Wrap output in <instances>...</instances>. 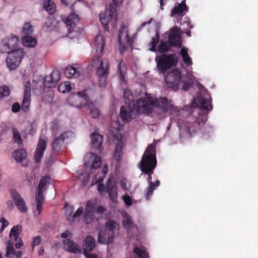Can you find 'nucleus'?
<instances>
[{"label": "nucleus", "mask_w": 258, "mask_h": 258, "mask_svg": "<svg viewBox=\"0 0 258 258\" xmlns=\"http://www.w3.org/2000/svg\"><path fill=\"white\" fill-rule=\"evenodd\" d=\"M157 160L155 147L153 145H149L142 156L140 163V168L144 173L152 172L156 167Z\"/></svg>", "instance_id": "f257e3e1"}, {"label": "nucleus", "mask_w": 258, "mask_h": 258, "mask_svg": "<svg viewBox=\"0 0 258 258\" xmlns=\"http://www.w3.org/2000/svg\"><path fill=\"white\" fill-rule=\"evenodd\" d=\"M118 231V225L117 223L113 220H109L107 221L105 224L104 230L98 233L97 240L98 243L101 244H109L113 241L114 237L116 232Z\"/></svg>", "instance_id": "f03ea898"}, {"label": "nucleus", "mask_w": 258, "mask_h": 258, "mask_svg": "<svg viewBox=\"0 0 258 258\" xmlns=\"http://www.w3.org/2000/svg\"><path fill=\"white\" fill-rule=\"evenodd\" d=\"M156 61L159 73L164 74L168 69L177 64L178 58L175 54H164L159 56Z\"/></svg>", "instance_id": "7ed1b4c3"}, {"label": "nucleus", "mask_w": 258, "mask_h": 258, "mask_svg": "<svg viewBox=\"0 0 258 258\" xmlns=\"http://www.w3.org/2000/svg\"><path fill=\"white\" fill-rule=\"evenodd\" d=\"M155 99L150 94H146L145 98H140L136 100L134 107L139 113L149 114L152 113L151 105H154Z\"/></svg>", "instance_id": "20e7f679"}, {"label": "nucleus", "mask_w": 258, "mask_h": 258, "mask_svg": "<svg viewBox=\"0 0 258 258\" xmlns=\"http://www.w3.org/2000/svg\"><path fill=\"white\" fill-rule=\"evenodd\" d=\"M110 140H112L113 144L115 145V149L113 153V158L117 162H119L122 159L123 155L122 148L124 143L122 141L123 136L119 132L111 133L110 136Z\"/></svg>", "instance_id": "39448f33"}, {"label": "nucleus", "mask_w": 258, "mask_h": 258, "mask_svg": "<svg viewBox=\"0 0 258 258\" xmlns=\"http://www.w3.org/2000/svg\"><path fill=\"white\" fill-rule=\"evenodd\" d=\"M206 120V116L205 115H199L197 118H194L192 115L188 116L187 121L184 124L186 132L191 136L192 133H196L200 128Z\"/></svg>", "instance_id": "423d86ee"}, {"label": "nucleus", "mask_w": 258, "mask_h": 258, "mask_svg": "<svg viewBox=\"0 0 258 258\" xmlns=\"http://www.w3.org/2000/svg\"><path fill=\"white\" fill-rule=\"evenodd\" d=\"M100 21L105 31H109L108 24L114 26L117 22V10L113 6H110L108 12L99 14Z\"/></svg>", "instance_id": "0eeeda50"}, {"label": "nucleus", "mask_w": 258, "mask_h": 258, "mask_svg": "<svg viewBox=\"0 0 258 258\" xmlns=\"http://www.w3.org/2000/svg\"><path fill=\"white\" fill-rule=\"evenodd\" d=\"M92 66L97 69V74L100 78H107L109 74V64L107 60H103L100 55L92 60Z\"/></svg>", "instance_id": "6e6552de"}, {"label": "nucleus", "mask_w": 258, "mask_h": 258, "mask_svg": "<svg viewBox=\"0 0 258 258\" xmlns=\"http://www.w3.org/2000/svg\"><path fill=\"white\" fill-rule=\"evenodd\" d=\"M19 43V38L16 35H11L10 37H6L2 40L0 51L2 53H9L15 51Z\"/></svg>", "instance_id": "1a4fd4ad"}, {"label": "nucleus", "mask_w": 258, "mask_h": 258, "mask_svg": "<svg viewBox=\"0 0 258 258\" xmlns=\"http://www.w3.org/2000/svg\"><path fill=\"white\" fill-rule=\"evenodd\" d=\"M86 90L78 92L77 94H71L68 98V103L77 108H81L85 106V103L89 100Z\"/></svg>", "instance_id": "9d476101"}, {"label": "nucleus", "mask_w": 258, "mask_h": 258, "mask_svg": "<svg viewBox=\"0 0 258 258\" xmlns=\"http://www.w3.org/2000/svg\"><path fill=\"white\" fill-rule=\"evenodd\" d=\"M8 53L6 60L8 67L11 70L16 69L19 66L24 55L23 49H17Z\"/></svg>", "instance_id": "9b49d317"}, {"label": "nucleus", "mask_w": 258, "mask_h": 258, "mask_svg": "<svg viewBox=\"0 0 258 258\" xmlns=\"http://www.w3.org/2000/svg\"><path fill=\"white\" fill-rule=\"evenodd\" d=\"M181 79V73L175 69L168 72L165 77L166 86L170 88L177 89Z\"/></svg>", "instance_id": "f8f14e48"}, {"label": "nucleus", "mask_w": 258, "mask_h": 258, "mask_svg": "<svg viewBox=\"0 0 258 258\" xmlns=\"http://www.w3.org/2000/svg\"><path fill=\"white\" fill-rule=\"evenodd\" d=\"M123 40H125L128 45H132L133 44V39L129 36L128 28L124 25H122L119 30L118 42L120 45V52L121 54L125 49V45Z\"/></svg>", "instance_id": "ddd939ff"}, {"label": "nucleus", "mask_w": 258, "mask_h": 258, "mask_svg": "<svg viewBox=\"0 0 258 258\" xmlns=\"http://www.w3.org/2000/svg\"><path fill=\"white\" fill-rule=\"evenodd\" d=\"M168 44L171 47L180 48L182 46L180 28L175 26L169 30Z\"/></svg>", "instance_id": "4468645a"}, {"label": "nucleus", "mask_w": 258, "mask_h": 258, "mask_svg": "<svg viewBox=\"0 0 258 258\" xmlns=\"http://www.w3.org/2000/svg\"><path fill=\"white\" fill-rule=\"evenodd\" d=\"M31 84L30 81H27L24 85V95L23 102L21 105V109L24 112H27L29 110L31 102Z\"/></svg>", "instance_id": "2eb2a0df"}, {"label": "nucleus", "mask_w": 258, "mask_h": 258, "mask_svg": "<svg viewBox=\"0 0 258 258\" xmlns=\"http://www.w3.org/2000/svg\"><path fill=\"white\" fill-rule=\"evenodd\" d=\"M106 191L108 194L110 200L115 202L117 200V186L112 177L108 178L106 183Z\"/></svg>", "instance_id": "dca6fc26"}, {"label": "nucleus", "mask_w": 258, "mask_h": 258, "mask_svg": "<svg viewBox=\"0 0 258 258\" xmlns=\"http://www.w3.org/2000/svg\"><path fill=\"white\" fill-rule=\"evenodd\" d=\"M95 204L90 201L86 203V208L84 214V221L87 224H90L94 219Z\"/></svg>", "instance_id": "f3484780"}, {"label": "nucleus", "mask_w": 258, "mask_h": 258, "mask_svg": "<svg viewBox=\"0 0 258 258\" xmlns=\"http://www.w3.org/2000/svg\"><path fill=\"white\" fill-rule=\"evenodd\" d=\"M62 243L64 250L67 252L75 254H79L82 252L80 246L72 239H65Z\"/></svg>", "instance_id": "a211bd4d"}, {"label": "nucleus", "mask_w": 258, "mask_h": 258, "mask_svg": "<svg viewBox=\"0 0 258 258\" xmlns=\"http://www.w3.org/2000/svg\"><path fill=\"white\" fill-rule=\"evenodd\" d=\"M60 75L58 71H54L50 75L46 76L44 80V85L48 88L54 87L60 80Z\"/></svg>", "instance_id": "6ab92c4d"}, {"label": "nucleus", "mask_w": 258, "mask_h": 258, "mask_svg": "<svg viewBox=\"0 0 258 258\" xmlns=\"http://www.w3.org/2000/svg\"><path fill=\"white\" fill-rule=\"evenodd\" d=\"M154 105L160 108L163 112H167L173 107L171 101L169 100L166 97H162L156 99Z\"/></svg>", "instance_id": "aec40b11"}, {"label": "nucleus", "mask_w": 258, "mask_h": 258, "mask_svg": "<svg viewBox=\"0 0 258 258\" xmlns=\"http://www.w3.org/2000/svg\"><path fill=\"white\" fill-rule=\"evenodd\" d=\"M46 143L47 141L45 140L39 139L34 153V158L36 162H40L43 157L44 152L46 150Z\"/></svg>", "instance_id": "412c9836"}, {"label": "nucleus", "mask_w": 258, "mask_h": 258, "mask_svg": "<svg viewBox=\"0 0 258 258\" xmlns=\"http://www.w3.org/2000/svg\"><path fill=\"white\" fill-rule=\"evenodd\" d=\"M11 194L15 204L20 212L26 213L28 209L23 199L16 191H12Z\"/></svg>", "instance_id": "4be33fe9"}, {"label": "nucleus", "mask_w": 258, "mask_h": 258, "mask_svg": "<svg viewBox=\"0 0 258 258\" xmlns=\"http://www.w3.org/2000/svg\"><path fill=\"white\" fill-rule=\"evenodd\" d=\"M154 170H152V172L146 173L148 175L147 180L149 183V186L147 188L146 194V198L147 200H149L152 196L154 190L155 188L159 186L160 182L159 180H157L154 183L152 181V174L153 173Z\"/></svg>", "instance_id": "5701e85b"}, {"label": "nucleus", "mask_w": 258, "mask_h": 258, "mask_svg": "<svg viewBox=\"0 0 258 258\" xmlns=\"http://www.w3.org/2000/svg\"><path fill=\"white\" fill-rule=\"evenodd\" d=\"M91 138L93 148L97 149L99 152H101L102 148L103 136L93 133L92 134Z\"/></svg>", "instance_id": "b1692460"}, {"label": "nucleus", "mask_w": 258, "mask_h": 258, "mask_svg": "<svg viewBox=\"0 0 258 258\" xmlns=\"http://www.w3.org/2000/svg\"><path fill=\"white\" fill-rule=\"evenodd\" d=\"M188 10V7L185 4V0L177 4V5L175 6L171 11V16L174 15H178L179 16H183L185 15V12Z\"/></svg>", "instance_id": "393cba45"}, {"label": "nucleus", "mask_w": 258, "mask_h": 258, "mask_svg": "<svg viewBox=\"0 0 258 258\" xmlns=\"http://www.w3.org/2000/svg\"><path fill=\"white\" fill-rule=\"evenodd\" d=\"M68 138L67 133H62L59 137L55 138L52 142V150L54 151H59L65 139Z\"/></svg>", "instance_id": "a878e982"}, {"label": "nucleus", "mask_w": 258, "mask_h": 258, "mask_svg": "<svg viewBox=\"0 0 258 258\" xmlns=\"http://www.w3.org/2000/svg\"><path fill=\"white\" fill-rule=\"evenodd\" d=\"M14 243L10 242L8 243L6 247V256L10 258H21L22 252L20 250L16 251L13 246Z\"/></svg>", "instance_id": "bb28decb"}, {"label": "nucleus", "mask_w": 258, "mask_h": 258, "mask_svg": "<svg viewBox=\"0 0 258 258\" xmlns=\"http://www.w3.org/2000/svg\"><path fill=\"white\" fill-rule=\"evenodd\" d=\"M83 245L85 246L84 251L86 250L87 252L92 251L95 247V240L93 236H87L83 240Z\"/></svg>", "instance_id": "cd10ccee"}, {"label": "nucleus", "mask_w": 258, "mask_h": 258, "mask_svg": "<svg viewBox=\"0 0 258 258\" xmlns=\"http://www.w3.org/2000/svg\"><path fill=\"white\" fill-rule=\"evenodd\" d=\"M105 46V39L103 35L97 36L94 40V47L97 52L102 53Z\"/></svg>", "instance_id": "c85d7f7f"}, {"label": "nucleus", "mask_w": 258, "mask_h": 258, "mask_svg": "<svg viewBox=\"0 0 258 258\" xmlns=\"http://www.w3.org/2000/svg\"><path fill=\"white\" fill-rule=\"evenodd\" d=\"M50 178L47 176L45 175L42 177L40 179L38 186L37 187V194H39L40 195H43V191H45L46 189L45 186L50 183Z\"/></svg>", "instance_id": "c756f323"}, {"label": "nucleus", "mask_w": 258, "mask_h": 258, "mask_svg": "<svg viewBox=\"0 0 258 258\" xmlns=\"http://www.w3.org/2000/svg\"><path fill=\"white\" fill-rule=\"evenodd\" d=\"M44 201V197L43 195H40L36 194L35 195V202L37 204L36 210L35 213V215L37 216H39L41 214V211L42 210V204Z\"/></svg>", "instance_id": "7c9ffc66"}, {"label": "nucleus", "mask_w": 258, "mask_h": 258, "mask_svg": "<svg viewBox=\"0 0 258 258\" xmlns=\"http://www.w3.org/2000/svg\"><path fill=\"white\" fill-rule=\"evenodd\" d=\"M85 106L88 108V110L89 111V113L93 118H95L99 116L100 114L99 110L89 99L85 103Z\"/></svg>", "instance_id": "2f4dec72"}, {"label": "nucleus", "mask_w": 258, "mask_h": 258, "mask_svg": "<svg viewBox=\"0 0 258 258\" xmlns=\"http://www.w3.org/2000/svg\"><path fill=\"white\" fill-rule=\"evenodd\" d=\"M13 157L18 162H21L27 157V152L24 149H21L15 151L13 153Z\"/></svg>", "instance_id": "473e14b6"}, {"label": "nucleus", "mask_w": 258, "mask_h": 258, "mask_svg": "<svg viewBox=\"0 0 258 258\" xmlns=\"http://www.w3.org/2000/svg\"><path fill=\"white\" fill-rule=\"evenodd\" d=\"M22 42L24 46L28 47H34L37 44L36 40L30 36H24Z\"/></svg>", "instance_id": "72a5a7b5"}, {"label": "nucleus", "mask_w": 258, "mask_h": 258, "mask_svg": "<svg viewBox=\"0 0 258 258\" xmlns=\"http://www.w3.org/2000/svg\"><path fill=\"white\" fill-rule=\"evenodd\" d=\"M79 21L78 15L75 14H70L65 21L67 26L74 27Z\"/></svg>", "instance_id": "f704fd0d"}, {"label": "nucleus", "mask_w": 258, "mask_h": 258, "mask_svg": "<svg viewBox=\"0 0 258 258\" xmlns=\"http://www.w3.org/2000/svg\"><path fill=\"white\" fill-rule=\"evenodd\" d=\"M43 7L44 9L46 10L49 14H52L55 12V4L53 2L50 0H46L44 1Z\"/></svg>", "instance_id": "c9c22d12"}, {"label": "nucleus", "mask_w": 258, "mask_h": 258, "mask_svg": "<svg viewBox=\"0 0 258 258\" xmlns=\"http://www.w3.org/2000/svg\"><path fill=\"white\" fill-rule=\"evenodd\" d=\"M66 76L68 78H75L79 75L76 69L72 66L67 67L64 71Z\"/></svg>", "instance_id": "e433bc0d"}, {"label": "nucleus", "mask_w": 258, "mask_h": 258, "mask_svg": "<svg viewBox=\"0 0 258 258\" xmlns=\"http://www.w3.org/2000/svg\"><path fill=\"white\" fill-rule=\"evenodd\" d=\"M21 225H17L14 226L10 231V237L17 241L19 238V234L21 231Z\"/></svg>", "instance_id": "4c0bfd02"}, {"label": "nucleus", "mask_w": 258, "mask_h": 258, "mask_svg": "<svg viewBox=\"0 0 258 258\" xmlns=\"http://www.w3.org/2000/svg\"><path fill=\"white\" fill-rule=\"evenodd\" d=\"M199 106L201 108L207 111H210L213 109V106L210 101L205 98L199 99Z\"/></svg>", "instance_id": "58836bf2"}, {"label": "nucleus", "mask_w": 258, "mask_h": 258, "mask_svg": "<svg viewBox=\"0 0 258 258\" xmlns=\"http://www.w3.org/2000/svg\"><path fill=\"white\" fill-rule=\"evenodd\" d=\"M180 55L182 57L183 62L187 66H190L192 64V61L190 57L187 53V50L186 48H182L180 50Z\"/></svg>", "instance_id": "ea45409f"}, {"label": "nucleus", "mask_w": 258, "mask_h": 258, "mask_svg": "<svg viewBox=\"0 0 258 258\" xmlns=\"http://www.w3.org/2000/svg\"><path fill=\"white\" fill-rule=\"evenodd\" d=\"M117 70L119 75L120 79L121 81H124L126 67L125 64L123 62L122 60H120L118 65Z\"/></svg>", "instance_id": "a19ab883"}, {"label": "nucleus", "mask_w": 258, "mask_h": 258, "mask_svg": "<svg viewBox=\"0 0 258 258\" xmlns=\"http://www.w3.org/2000/svg\"><path fill=\"white\" fill-rule=\"evenodd\" d=\"M92 157L93 158L92 165L90 167V171L92 169L99 168L101 164V160L100 157L95 153L91 154Z\"/></svg>", "instance_id": "79ce46f5"}, {"label": "nucleus", "mask_w": 258, "mask_h": 258, "mask_svg": "<svg viewBox=\"0 0 258 258\" xmlns=\"http://www.w3.org/2000/svg\"><path fill=\"white\" fill-rule=\"evenodd\" d=\"M71 89V84L69 82L61 83L58 86V91L63 93L69 92Z\"/></svg>", "instance_id": "37998d69"}, {"label": "nucleus", "mask_w": 258, "mask_h": 258, "mask_svg": "<svg viewBox=\"0 0 258 258\" xmlns=\"http://www.w3.org/2000/svg\"><path fill=\"white\" fill-rule=\"evenodd\" d=\"M12 132L14 143H17L18 145L22 147L23 143L21 139V136L16 128L13 127Z\"/></svg>", "instance_id": "c03bdc74"}, {"label": "nucleus", "mask_w": 258, "mask_h": 258, "mask_svg": "<svg viewBox=\"0 0 258 258\" xmlns=\"http://www.w3.org/2000/svg\"><path fill=\"white\" fill-rule=\"evenodd\" d=\"M170 46L168 44V42L166 43L163 40H161L158 46V50L160 53H164L170 50Z\"/></svg>", "instance_id": "a18cd8bd"}, {"label": "nucleus", "mask_w": 258, "mask_h": 258, "mask_svg": "<svg viewBox=\"0 0 258 258\" xmlns=\"http://www.w3.org/2000/svg\"><path fill=\"white\" fill-rule=\"evenodd\" d=\"M120 117L123 121L129 122L128 108L122 106L120 109Z\"/></svg>", "instance_id": "49530a36"}, {"label": "nucleus", "mask_w": 258, "mask_h": 258, "mask_svg": "<svg viewBox=\"0 0 258 258\" xmlns=\"http://www.w3.org/2000/svg\"><path fill=\"white\" fill-rule=\"evenodd\" d=\"M133 252L136 254L138 256L141 258H149L148 253L144 250L135 247L134 248Z\"/></svg>", "instance_id": "de8ad7c7"}, {"label": "nucleus", "mask_w": 258, "mask_h": 258, "mask_svg": "<svg viewBox=\"0 0 258 258\" xmlns=\"http://www.w3.org/2000/svg\"><path fill=\"white\" fill-rule=\"evenodd\" d=\"M22 32L24 36H30L32 34L33 27L30 23H25L23 28Z\"/></svg>", "instance_id": "09e8293b"}, {"label": "nucleus", "mask_w": 258, "mask_h": 258, "mask_svg": "<svg viewBox=\"0 0 258 258\" xmlns=\"http://www.w3.org/2000/svg\"><path fill=\"white\" fill-rule=\"evenodd\" d=\"M159 34L158 31H156V34L154 37L152 38V41L151 42L152 47L150 48V50L153 52L156 51V45L159 42Z\"/></svg>", "instance_id": "8fccbe9b"}, {"label": "nucleus", "mask_w": 258, "mask_h": 258, "mask_svg": "<svg viewBox=\"0 0 258 258\" xmlns=\"http://www.w3.org/2000/svg\"><path fill=\"white\" fill-rule=\"evenodd\" d=\"M123 96L126 103L130 104L134 100L133 96L128 89H125L124 90Z\"/></svg>", "instance_id": "3c124183"}, {"label": "nucleus", "mask_w": 258, "mask_h": 258, "mask_svg": "<svg viewBox=\"0 0 258 258\" xmlns=\"http://www.w3.org/2000/svg\"><path fill=\"white\" fill-rule=\"evenodd\" d=\"M10 93V88L6 86L0 87V98L2 99L9 95Z\"/></svg>", "instance_id": "603ef678"}, {"label": "nucleus", "mask_w": 258, "mask_h": 258, "mask_svg": "<svg viewBox=\"0 0 258 258\" xmlns=\"http://www.w3.org/2000/svg\"><path fill=\"white\" fill-rule=\"evenodd\" d=\"M83 212V208L82 207H79L77 210L76 211V212L73 215V216L72 217H71V216L67 217V219L70 222L73 221L77 217L80 216Z\"/></svg>", "instance_id": "864d4df0"}, {"label": "nucleus", "mask_w": 258, "mask_h": 258, "mask_svg": "<svg viewBox=\"0 0 258 258\" xmlns=\"http://www.w3.org/2000/svg\"><path fill=\"white\" fill-rule=\"evenodd\" d=\"M122 225L124 228L128 230L133 226V221L131 217H127L126 219L124 220L122 222Z\"/></svg>", "instance_id": "5fc2aeb1"}, {"label": "nucleus", "mask_w": 258, "mask_h": 258, "mask_svg": "<svg viewBox=\"0 0 258 258\" xmlns=\"http://www.w3.org/2000/svg\"><path fill=\"white\" fill-rule=\"evenodd\" d=\"M138 113H139V112L137 111L136 108L134 106L132 108L128 107L129 121L132 118H134L136 116Z\"/></svg>", "instance_id": "6e6d98bb"}, {"label": "nucleus", "mask_w": 258, "mask_h": 258, "mask_svg": "<svg viewBox=\"0 0 258 258\" xmlns=\"http://www.w3.org/2000/svg\"><path fill=\"white\" fill-rule=\"evenodd\" d=\"M77 0H61L62 4L64 5L66 7H71L76 3ZM78 1H81L82 0H77Z\"/></svg>", "instance_id": "4d7b16f0"}, {"label": "nucleus", "mask_w": 258, "mask_h": 258, "mask_svg": "<svg viewBox=\"0 0 258 258\" xmlns=\"http://www.w3.org/2000/svg\"><path fill=\"white\" fill-rule=\"evenodd\" d=\"M120 186L121 188L124 191H128L129 188L127 186V180L126 178H122L120 181Z\"/></svg>", "instance_id": "13d9d810"}, {"label": "nucleus", "mask_w": 258, "mask_h": 258, "mask_svg": "<svg viewBox=\"0 0 258 258\" xmlns=\"http://www.w3.org/2000/svg\"><path fill=\"white\" fill-rule=\"evenodd\" d=\"M122 199L127 206H131L132 205V199L129 195H124L122 197Z\"/></svg>", "instance_id": "bf43d9fd"}, {"label": "nucleus", "mask_w": 258, "mask_h": 258, "mask_svg": "<svg viewBox=\"0 0 258 258\" xmlns=\"http://www.w3.org/2000/svg\"><path fill=\"white\" fill-rule=\"evenodd\" d=\"M21 107L20 104L18 102L14 103L12 106V111L14 113H17L20 110Z\"/></svg>", "instance_id": "052dcab7"}, {"label": "nucleus", "mask_w": 258, "mask_h": 258, "mask_svg": "<svg viewBox=\"0 0 258 258\" xmlns=\"http://www.w3.org/2000/svg\"><path fill=\"white\" fill-rule=\"evenodd\" d=\"M0 221L2 223L1 231H3L6 227L8 226L9 222L4 218H1Z\"/></svg>", "instance_id": "680f3d73"}, {"label": "nucleus", "mask_w": 258, "mask_h": 258, "mask_svg": "<svg viewBox=\"0 0 258 258\" xmlns=\"http://www.w3.org/2000/svg\"><path fill=\"white\" fill-rule=\"evenodd\" d=\"M41 241V238L40 236H37L35 238H34L33 242H32V246L34 247L35 246L38 245Z\"/></svg>", "instance_id": "e2e57ef3"}, {"label": "nucleus", "mask_w": 258, "mask_h": 258, "mask_svg": "<svg viewBox=\"0 0 258 258\" xmlns=\"http://www.w3.org/2000/svg\"><path fill=\"white\" fill-rule=\"evenodd\" d=\"M72 236V233L69 230H66L64 232L61 233V237L62 238H67V237Z\"/></svg>", "instance_id": "0e129e2a"}, {"label": "nucleus", "mask_w": 258, "mask_h": 258, "mask_svg": "<svg viewBox=\"0 0 258 258\" xmlns=\"http://www.w3.org/2000/svg\"><path fill=\"white\" fill-rule=\"evenodd\" d=\"M105 211V209L102 206H99L96 209V213L101 214L103 213Z\"/></svg>", "instance_id": "69168bd1"}, {"label": "nucleus", "mask_w": 258, "mask_h": 258, "mask_svg": "<svg viewBox=\"0 0 258 258\" xmlns=\"http://www.w3.org/2000/svg\"><path fill=\"white\" fill-rule=\"evenodd\" d=\"M123 1V0H112L113 6L115 7H118L122 4Z\"/></svg>", "instance_id": "338daca9"}, {"label": "nucleus", "mask_w": 258, "mask_h": 258, "mask_svg": "<svg viewBox=\"0 0 258 258\" xmlns=\"http://www.w3.org/2000/svg\"><path fill=\"white\" fill-rule=\"evenodd\" d=\"M17 241H18V242L16 243L15 247L16 248L19 249L23 245V242L22 241L21 238H19Z\"/></svg>", "instance_id": "774afa93"}]
</instances>
